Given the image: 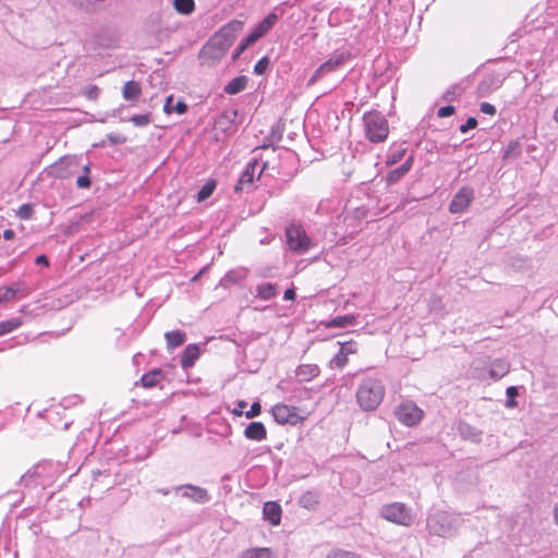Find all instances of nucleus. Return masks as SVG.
<instances>
[{
    "instance_id": "f257e3e1",
    "label": "nucleus",
    "mask_w": 558,
    "mask_h": 558,
    "mask_svg": "<svg viewBox=\"0 0 558 558\" xmlns=\"http://www.w3.org/2000/svg\"><path fill=\"white\" fill-rule=\"evenodd\" d=\"M242 28L243 22L241 21H231L223 25L202 48L201 62L208 66L218 63L226 56Z\"/></svg>"
},
{
    "instance_id": "f03ea898",
    "label": "nucleus",
    "mask_w": 558,
    "mask_h": 558,
    "mask_svg": "<svg viewBox=\"0 0 558 558\" xmlns=\"http://www.w3.org/2000/svg\"><path fill=\"white\" fill-rule=\"evenodd\" d=\"M385 391L386 389L380 378L366 376L356 388V403L363 411H375L381 403Z\"/></svg>"
},
{
    "instance_id": "7ed1b4c3",
    "label": "nucleus",
    "mask_w": 558,
    "mask_h": 558,
    "mask_svg": "<svg viewBox=\"0 0 558 558\" xmlns=\"http://www.w3.org/2000/svg\"><path fill=\"white\" fill-rule=\"evenodd\" d=\"M365 136L372 143L384 142L389 133L388 121L377 112H366L363 117Z\"/></svg>"
},
{
    "instance_id": "20e7f679",
    "label": "nucleus",
    "mask_w": 558,
    "mask_h": 558,
    "mask_svg": "<svg viewBox=\"0 0 558 558\" xmlns=\"http://www.w3.org/2000/svg\"><path fill=\"white\" fill-rule=\"evenodd\" d=\"M379 514L386 521L401 526H410L414 522L412 509L402 502L384 505L380 508Z\"/></svg>"
},
{
    "instance_id": "39448f33",
    "label": "nucleus",
    "mask_w": 558,
    "mask_h": 558,
    "mask_svg": "<svg viewBox=\"0 0 558 558\" xmlns=\"http://www.w3.org/2000/svg\"><path fill=\"white\" fill-rule=\"evenodd\" d=\"M457 521L452 514L436 510L427 518V529L433 535L446 537L453 533Z\"/></svg>"
},
{
    "instance_id": "423d86ee",
    "label": "nucleus",
    "mask_w": 558,
    "mask_h": 558,
    "mask_svg": "<svg viewBox=\"0 0 558 558\" xmlns=\"http://www.w3.org/2000/svg\"><path fill=\"white\" fill-rule=\"evenodd\" d=\"M350 53L345 51H337L331 54V57L319 65L318 69L313 73L311 78L307 82V85L315 84L323 76L337 71L339 68L343 66L350 59Z\"/></svg>"
},
{
    "instance_id": "0eeeda50",
    "label": "nucleus",
    "mask_w": 558,
    "mask_h": 558,
    "mask_svg": "<svg viewBox=\"0 0 558 558\" xmlns=\"http://www.w3.org/2000/svg\"><path fill=\"white\" fill-rule=\"evenodd\" d=\"M287 243L292 251L305 253L312 247V241L301 226L291 225L286 230Z\"/></svg>"
},
{
    "instance_id": "6e6552de",
    "label": "nucleus",
    "mask_w": 558,
    "mask_h": 558,
    "mask_svg": "<svg viewBox=\"0 0 558 558\" xmlns=\"http://www.w3.org/2000/svg\"><path fill=\"white\" fill-rule=\"evenodd\" d=\"M395 414L405 426L416 425L423 417V411L413 402L405 401L396 408Z\"/></svg>"
},
{
    "instance_id": "1a4fd4ad",
    "label": "nucleus",
    "mask_w": 558,
    "mask_h": 558,
    "mask_svg": "<svg viewBox=\"0 0 558 558\" xmlns=\"http://www.w3.org/2000/svg\"><path fill=\"white\" fill-rule=\"evenodd\" d=\"M474 198V190L471 186H462L449 204V211L452 214L463 213Z\"/></svg>"
},
{
    "instance_id": "9d476101",
    "label": "nucleus",
    "mask_w": 558,
    "mask_h": 558,
    "mask_svg": "<svg viewBox=\"0 0 558 558\" xmlns=\"http://www.w3.org/2000/svg\"><path fill=\"white\" fill-rule=\"evenodd\" d=\"M272 415L279 424L295 425L301 418L295 408L282 403L272 408Z\"/></svg>"
},
{
    "instance_id": "9b49d317",
    "label": "nucleus",
    "mask_w": 558,
    "mask_h": 558,
    "mask_svg": "<svg viewBox=\"0 0 558 558\" xmlns=\"http://www.w3.org/2000/svg\"><path fill=\"white\" fill-rule=\"evenodd\" d=\"M78 167L80 165L75 158H62L50 167L49 172L56 178L66 179L72 177Z\"/></svg>"
},
{
    "instance_id": "f8f14e48",
    "label": "nucleus",
    "mask_w": 558,
    "mask_h": 558,
    "mask_svg": "<svg viewBox=\"0 0 558 558\" xmlns=\"http://www.w3.org/2000/svg\"><path fill=\"white\" fill-rule=\"evenodd\" d=\"M258 166V161L256 159L252 160L241 174L238 183L234 186L236 192L250 190L253 185L256 168Z\"/></svg>"
},
{
    "instance_id": "ddd939ff",
    "label": "nucleus",
    "mask_w": 558,
    "mask_h": 558,
    "mask_svg": "<svg viewBox=\"0 0 558 558\" xmlns=\"http://www.w3.org/2000/svg\"><path fill=\"white\" fill-rule=\"evenodd\" d=\"M177 489L183 490L182 496L192 499L195 502L204 504L209 500V495L207 490L202 487L192 484H186L179 486Z\"/></svg>"
},
{
    "instance_id": "4468645a",
    "label": "nucleus",
    "mask_w": 558,
    "mask_h": 558,
    "mask_svg": "<svg viewBox=\"0 0 558 558\" xmlns=\"http://www.w3.org/2000/svg\"><path fill=\"white\" fill-rule=\"evenodd\" d=\"M278 16L276 13H269L251 33V40H258L276 24Z\"/></svg>"
},
{
    "instance_id": "2eb2a0df",
    "label": "nucleus",
    "mask_w": 558,
    "mask_h": 558,
    "mask_svg": "<svg viewBox=\"0 0 558 558\" xmlns=\"http://www.w3.org/2000/svg\"><path fill=\"white\" fill-rule=\"evenodd\" d=\"M244 436L250 440L262 441L267 437V430L262 422H252L244 429Z\"/></svg>"
},
{
    "instance_id": "dca6fc26",
    "label": "nucleus",
    "mask_w": 558,
    "mask_h": 558,
    "mask_svg": "<svg viewBox=\"0 0 558 558\" xmlns=\"http://www.w3.org/2000/svg\"><path fill=\"white\" fill-rule=\"evenodd\" d=\"M263 514L264 518L268 520L271 525L276 526L280 523L281 520V508L275 501H267L264 505Z\"/></svg>"
},
{
    "instance_id": "f3484780",
    "label": "nucleus",
    "mask_w": 558,
    "mask_h": 558,
    "mask_svg": "<svg viewBox=\"0 0 558 558\" xmlns=\"http://www.w3.org/2000/svg\"><path fill=\"white\" fill-rule=\"evenodd\" d=\"M201 350L197 344H189L181 356V365L184 369L191 368L199 357Z\"/></svg>"
},
{
    "instance_id": "a211bd4d",
    "label": "nucleus",
    "mask_w": 558,
    "mask_h": 558,
    "mask_svg": "<svg viewBox=\"0 0 558 558\" xmlns=\"http://www.w3.org/2000/svg\"><path fill=\"white\" fill-rule=\"evenodd\" d=\"M239 558H276V555L269 547H252L243 550Z\"/></svg>"
},
{
    "instance_id": "6ab92c4d",
    "label": "nucleus",
    "mask_w": 558,
    "mask_h": 558,
    "mask_svg": "<svg viewBox=\"0 0 558 558\" xmlns=\"http://www.w3.org/2000/svg\"><path fill=\"white\" fill-rule=\"evenodd\" d=\"M296 377L301 381H310L319 375V367L315 364H303L296 368Z\"/></svg>"
},
{
    "instance_id": "aec40b11",
    "label": "nucleus",
    "mask_w": 558,
    "mask_h": 558,
    "mask_svg": "<svg viewBox=\"0 0 558 558\" xmlns=\"http://www.w3.org/2000/svg\"><path fill=\"white\" fill-rule=\"evenodd\" d=\"M510 366L505 360H495L492 362L489 367L490 378L497 380L508 374Z\"/></svg>"
},
{
    "instance_id": "412c9836",
    "label": "nucleus",
    "mask_w": 558,
    "mask_h": 558,
    "mask_svg": "<svg viewBox=\"0 0 558 558\" xmlns=\"http://www.w3.org/2000/svg\"><path fill=\"white\" fill-rule=\"evenodd\" d=\"M247 84V77L244 75L236 76L233 80H231L226 86H225V93L228 95H236L245 89Z\"/></svg>"
},
{
    "instance_id": "4be33fe9",
    "label": "nucleus",
    "mask_w": 558,
    "mask_h": 558,
    "mask_svg": "<svg viewBox=\"0 0 558 558\" xmlns=\"http://www.w3.org/2000/svg\"><path fill=\"white\" fill-rule=\"evenodd\" d=\"M168 349L180 347L186 340V335L182 330H172L165 333Z\"/></svg>"
},
{
    "instance_id": "5701e85b",
    "label": "nucleus",
    "mask_w": 558,
    "mask_h": 558,
    "mask_svg": "<svg viewBox=\"0 0 558 558\" xmlns=\"http://www.w3.org/2000/svg\"><path fill=\"white\" fill-rule=\"evenodd\" d=\"M142 93L141 86L135 81H129L122 88V95L125 100H134L140 97Z\"/></svg>"
},
{
    "instance_id": "b1692460",
    "label": "nucleus",
    "mask_w": 558,
    "mask_h": 558,
    "mask_svg": "<svg viewBox=\"0 0 558 558\" xmlns=\"http://www.w3.org/2000/svg\"><path fill=\"white\" fill-rule=\"evenodd\" d=\"M412 161H413V157L411 156L399 168H397L393 171H391L388 174V177H387L388 182L389 183H395L399 179H401L411 169Z\"/></svg>"
},
{
    "instance_id": "393cba45",
    "label": "nucleus",
    "mask_w": 558,
    "mask_h": 558,
    "mask_svg": "<svg viewBox=\"0 0 558 558\" xmlns=\"http://www.w3.org/2000/svg\"><path fill=\"white\" fill-rule=\"evenodd\" d=\"M459 432L463 438L473 442H478L482 437V432L469 424H461L459 426Z\"/></svg>"
},
{
    "instance_id": "a878e982",
    "label": "nucleus",
    "mask_w": 558,
    "mask_h": 558,
    "mask_svg": "<svg viewBox=\"0 0 558 558\" xmlns=\"http://www.w3.org/2000/svg\"><path fill=\"white\" fill-rule=\"evenodd\" d=\"M277 294L276 286L270 282L262 283L256 287V295L265 301L271 300Z\"/></svg>"
},
{
    "instance_id": "bb28decb",
    "label": "nucleus",
    "mask_w": 558,
    "mask_h": 558,
    "mask_svg": "<svg viewBox=\"0 0 558 558\" xmlns=\"http://www.w3.org/2000/svg\"><path fill=\"white\" fill-rule=\"evenodd\" d=\"M356 319L355 315H342L332 318L326 323V327L329 328H343L353 325Z\"/></svg>"
},
{
    "instance_id": "cd10ccee",
    "label": "nucleus",
    "mask_w": 558,
    "mask_h": 558,
    "mask_svg": "<svg viewBox=\"0 0 558 558\" xmlns=\"http://www.w3.org/2000/svg\"><path fill=\"white\" fill-rule=\"evenodd\" d=\"M161 378H162L161 371L153 369L151 372H148L142 376L141 383L144 387L151 388L155 385H157Z\"/></svg>"
},
{
    "instance_id": "c85d7f7f",
    "label": "nucleus",
    "mask_w": 558,
    "mask_h": 558,
    "mask_svg": "<svg viewBox=\"0 0 558 558\" xmlns=\"http://www.w3.org/2000/svg\"><path fill=\"white\" fill-rule=\"evenodd\" d=\"M22 324L23 320L19 317L0 322V337L16 330Z\"/></svg>"
},
{
    "instance_id": "c756f323",
    "label": "nucleus",
    "mask_w": 558,
    "mask_h": 558,
    "mask_svg": "<svg viewBox=\"0 0 558 558\" xmlns=\"http://www.w3.org/2000/svg\"><path fill=\"white\" fill-rule=\"evenodd\" d=\"M174 10L184 15L191 14L195 9L194 0H173Z\"/></svg>"
},
{
    "instance_id": "7c9ffc66",
    "label": "nucleus",
    "mask_w": 558,
    "mask_h": 558,
    "mask_svg": "<svg viewBox=\"0 0 558 558\" xmlns=\"http://www.w3.org/2000/svg\"><path fill=\"white\" fill-rule=\"evenodd\" d=\"M216 187V183L215 181H208L206 182L203 187L199 190V192L197 193V202L201 203V202H204L205 199H207L208 197L211 196V194L214 193V190Z\"/></svg>"
},
{
    "instance_id": "2f4dec72",
    "label": "nucleus",
    "mask_w": 558,
    "mask_h": 558,
    "mask_svg": "<svg viewBox=\"0 0 558 558\" xmlns=\"http://www.w3.org/2000/svg\"><path fill=\"white\" fill-rule=\"evenodd\" d=\"M19 291L20 289L15 286L0 288V303L14 299Z\"/></svg>"
},
{
    "instance_id": "473e14b6",
    "label": "nucleus",
    "mask_w": 558,
    "mask_h": 558,
    "mask_svg": "<svg viewBox=\"0 0 558 558\" xmlns=\"http://www.w3.org/2000/svg\"><path fill=\"white\" fill-rule=\"evenodd\" d=\"M344 349H347V347L341 345L339 353H337L331 360V363L336 367L342 368L348 363V352H344Z\"/></svg>"
},
{
    "instance_id": "72a5a7b5",
    "label": "nucleus",
    "mask_w": 558,
    "mask_h": 558,
    "mask_svg": "<svg viewBox=\"0 0 558 558\" xmlns=\"http://www.w3.org/2000/svg\"><path fill=\"white\" fill-rule=\"evenodd\" d=\"M256 40H251V34L245 38L243 39L239 46L235 48L234 52H233V56H232V59L233 60H236L246 49L247 47H250L251 45H253Z\"/></svg>"
},
{
    "instance_id": "f704fd0d",
    "label": "nucleus",
    "mask_w": 558,
    "mask_h": 558,
    "mask_svg": "<svg viewBox=\"0 0 558 558\" xmlns=\"http://www.w3.org/2000/svg\"><path fill=\"white\" fill-rule=\"evenodd\" d=\"M84 169V174L83 175H80L77 177L76 179V185L80 187V189H87L90 186V180H89V166L86 165L83 167Z\"/></svg>"
},
{
    "instance_id": "c9c22d12",
    "label": "nucleus",
    "mask_w": 558,
    "mask_h": 558,
    "mask_svg": "<svg viewBox=\"0 0 558 558\" xmlns=\"http://www.w3.org/2000/svg\"><path fill=\"white\" fill-rule=\"evenodd\" d=\"M130 121L135 126H146L150 123V116L149 114H134L130 118Z\"/></svg>"
},
{
    "instance_id": "e433bc0d",
    "label": "nucleus",
    "mask_w": 558,
    "mask_h": 558,
    "mask_svg": "<svg viewBox=\"0 0 558 558\" xmlns=\"http://www.w3.org/2000/svg\"><path fill=\"white\" fill-rule=\"evenodd\" d=\"M100 89L96 85H88L84 88L83 95L89 100H96L99 97Z\"/></svg>"
},
{
    "instance_id": "4c0bfd02",
    "label": "nucleus",
    "mask_w": 558,
    "mask_h": 558,
    "mask_svg": "<svg viewBox=\"0 0 558 558\" xmlns=\"http://www.w3.org/2000/svg\"><path fill=\"white\" fill-rule=\"evenodd\" d=\"M245 275L246 274L244 270H231L226 275L225 279L228 282L236 283L240 280H242L245 277Z\"/></svg>"
},
{
    "instance_id": "58836bf2",
    "label": "nucleus",
    "mask_w": 558,
    "mask_h": 558,
    "mask_svg": "<svg viewBox=\"0 0 558 558\" xmlns=\"http://www.w3.org/2000/svg\"><path fill=\"white\" fill-rule=\"evenodd\" d=\"M269 66V59L267 57H263L254 66V73L257 75H262L266 72Z\"/></svg>"
},
{
    "instance_id": "ea45409f",
    "label": "nucleus",
    "mask_w": 558,
    "mask_h": 558,
    "mask_svg": "<svg viewBox=\"0 0 558 558\" xmlns=\"http://www.w3.org/2000/svg\"><path fill=\"white\" fill-rule=\"evenodd\" d=\"M32 215L33 208L28 204H24L17 209V216L22 219H29Z\"/></svg>"
},
{
    "instance_id": "a19ab883",
    "label": "nucleus",
    "mask_w": 558,
    "mask_h": 558,
    "mask_svg": "<svg viewBox=\"0 0 558 558\" xmlns=\"http://www.w3.org/2000/svg\"><path fill=\"white\" fill-rule=\"evenodd\" d=\"M327 558H360L357 555L353 554V553H350V551H344V550H336V551H332L330 553Z\"/></svg>"
},
{
    "instance_id": "79ce46f5",
    "label": "nucleus",
    "mask_w": 558,
    "mask_h": 558,
    "mask_svg": "<svg viewBox=\"0 0 558 558\" xmlns=\"http://www.w3.org/2000/svg\"><path fill=\"white\" fill-rule=\"evenodd\" d=\"M260 411H262V407L258 402H254L252 405H251V409L248 411L245 412V416L247 418H253L257 415L260 414Z\"/></svg>"
},
{
    "instance_id": "37998d69",
    "label": "nucleus",
    "mask_w": 558,
    "mask_h": 558,
    "mask_svg": "<svg viewBox=\"0 0 558 558\" xmlns=\"http://www.w3.org/2000/svg\"><path fill=\"white\" fill-rule=\"evenodd\" d=\"M477 125V121L475 118L471 117L466 120L464 124L460 126L461 133H466L469 130L475 129Z\"/></svg>"
},
{
    "instance_id": "c03bdc74",
    "label": "nucleus",
    "mask_w": 558,
    "mask_h": 558,
    "mask_svg": "<svg viewBox=\"0 0 558 558\" xmlns=\"http://www.w3.org/2000/svg\"><path fill=\"white\" fill-rule=\"evenodd\" d=\"M480 109L483 113L488 114V116H494L496 113L495 106L489 102H482L480 105Z\"/></svg>"
},
{
    "instance_id": "a18cd8bd",
    "label": "nucleus",
    "mask_w": 558,
    "mask_h": 558,
    "mask_svg": "<svg viewBox=\"0 0 558 558\" xmlns=\"http://www.w3.org/2000/svg\"><path fill=\"white\" fill-rule=\"evenodd\" d=\"M454 113V107L452 106H445L438 109V117L440 118H447Z\"/></svg>"
},
{
    "instance_id": "49530a36",
    "label": "nucleus",
    "mask_w": 558,
    "mask_h": 558,
    "mask_svg": "<svg viewBox=\"0 0 558 558\" xmlns=\"http://www.w3.org/2000/svg\"><path fill=\"white\" fill-rule=\"evenodd\" d=\"M107 137L111 144H123L126 141V138L120 134H108Z\"/></svg>"
},
{
    "instance_id": "de8ad7c7",
    "label": "nucleus",
    "mask_w": 558,
    "mask_h": 558,
    "mask_svg": "<svg viewBox=\"0 0 558 558\" xmlns=\"http://www.w3.org/2000/svg\"><path fill=\"white\" fill-rule=\"evenodd\" d=\"M404 149H400L397 151H393L391 156L389 157V163H396L398 162L404 155Z\"/></svg>"
},
{
    "instance_id": "09e8293b",
    "label": "nucleus",
    "mask_w": 558,
    "mask_h": 558,
    "mask_svg": "<svg viewBox=\"0 0 558 558\" xmlns=\"http://www.w3.org/2000/svg\"><path fill=\"white\" fill-rule=\"evenodd\" d=\"M187 106L183 101H178L173 107L172 111H175L179 114H183L186 112Z\"/></svg>"
},
{
    "instance_id": "8fccbe9b",
    "label": "nucleus",
    "mask_w": 558,
    "mask_h": 558,
    "mask_svg": "<svg viewBox=\"0 0 558 558\" xmlns=\"http://www.w3.org/2000/svg\"><path fill=\"white\" fill-rule=\"evenodd\" d=\"M246 407L245 401H239L236 408L232 411L234 415L241 416L243 414V410Z\"/></svg>"
},
{
    "instance_id": "3c124183",
    "label": "nucleus",
    "mask_w": 558,
    "mask_h": 558,
    "mask_svg": "<svg viewBox=\"0 0 558 558\" xmlns=\"http://www.w3.org/2000/svg\"><path fill=\"white\" fill-rule=\"evenodd\" d=\"M172 100H173L172 96L167 97L165 106H163L165 112H167V113H171L172 112V107H173L172 106Z\"/></svg>"
},
{
    "instance_id": "603ef678",
    "label": "nucleus",
    "mask_w": 558,
    "mask_h": 558,
    "mask_svg": "<svg viewBox=\"0 0 558 558\" xmlns=\"http://www.w3.org/2000/svg\"><path fill=\"white\" fill-rule=\"evenodd\" d=\"M36 264L37 265H43V266H48L49 263H48V258L46 255H39L37 258H36Z\"/></svg>"
},
{
    "instance_id": "864d4df0",
    "label": "nucleus",
    "mask_w": 558,
    "mask_h": 558,
    "mask_svg": "<svg viewBox=\"0 0 558 558\" xmlns=\"http://www.w3.org/2000/svg\"><path fill=\"white\" fill-rule=\"evenodd\" d=\"M284 300L293 301L295 299V292L292 289H288L284 292Z\"/></svg>"
},
{
    "instance_id": "5fc2aeb1",
    "label": "nucleus",
    "mask_w": 558,
    "mask_h": 558,
    "mask_svg": "<svg viewBox=\"0 0 558 558\" xmlns=\"http://www.w3.org/2000/svg\"><path fill=\"white\" fill-rule=\"evenodd\" d=\"M15 235V232L12 229H7L3 231V238L5 240H12Z\"/></svg>"
},
{
    "instance_id": "6e6d98bb",
    "label": "nucleus",
    "mask_w": 558,
    "mask_h": 558,
    "mask_svg": "<svg viewBox=\"0 0 558 558\" xmlns=\"http://www.w3.org/2000/svg\"><path fill=\"white\" fill-rule=\"evenodd\" d=\"M506 392H507V396H508L509 398H513V397H515V396L518 395V390H517V388H515V387H513V386H511V387L507 388V391H506Z\"/></svg>"
},
{
    "instance_id": "4d7b16f0",
    "label": "nucleus",
    "mask_w": 558,
    "mask_h": 558,
    "mask_svg": "<svg viewBox=\"0 0 558 558\" xmlns=\"http://www.w3.org/2000/svg\"><path fill=\"white\" fill-rule=\"evenodd\" d=\"M343 345H345V347H347V349H344V352H348V355H349L350 353H354V352H355V348L353 347V344H352V343H344Z\"/></svg>"
},
{
    "instance_id": "13d9d810",
    "label": "nucleus",
    "mask_w": 558,
    "mask_h": 558,
    "mask_svg": "<svg viewBox=\"0 0 558 558\" xmlns=\"http://www.w3.org/2000/svg\"><path fill=\"white\" fill-rule=\"evenodd\" d=\"M554 517H555L556 523L558 524V505L555 507Z\"/></svg>"
},
{
    "instance_id": "bf43d9fd",
    "label": "nucleus",
    "mask_w": 558,
    "mask_h": 558,
    "mask_svg": "<svg viewBox=\"0 0 558 558\" xmlns=\"http://www.w3.org/2000/svg\"><path fill=\"white\" fill-rule=\"evenodd\" d=\"M554 119L558 123V106H557V109L555 110Z\"/></svg>"
},
{
    "instance_id": "052dcab7",
    "label": "nucleus",
    "mask_w": 558,
    "mask_h": 558,
    "mask_svg": "<svg viewBox=\"0 0 558 558\" xmlns=\"http://www.w3.org/2000/svg\"><path fill=\"white\" fill-rule=\"evenodd\" d=\"M159 493H161L162 495H168L169 494V492L166 490V489H161V490H159Z\"/></svg>"
},
{
    "instance_id": "680f3d73",
    "label": "nucleus",
    "mask_w": 558,
    "mask_h": 558,
    "mask_svg": "<svg viewBox=\"0 0 558 558\" xmlns=\"http://www.w3.org/2000/svg\"><path fill=\"white\" fill-rule=\"evenodd\" d=\"M513 404H514V402H512V401H510V400H509V401H507V407H513Z\"/></svg>"
},
{
    "instance_id": "e2e57ef3",
    "label": "nucleus",
    "mask_w": 558,
    "mask_h": 558,
    "mask_svg": "<svg viewBox=\"0 0 558 558\" xmlns=\"http://www.w3.org/2000/svg\"><path fill=\"white\" fill-rule=\"evenodd\" d=\"M266 165H264V167L259 170L258 172V175H260L263 173V170L265 169Z\"/></svg>"
},
{
    "instance_id": "0e129e2a",
    "label": "nucleus",
    "mask_w": 558,
    "mask_h": 558,
    "mask_svg": "<svg viewBox=\"0 0 558 558\" xmlns=\"http://www.w3.org/2000/svg\"><path fill=\"white\" fill-rule=\"evenodd\" d=\"M484 85H485V82H484V81H483V82H481V84H480V89H482Z\"/></svg>"
}]
</instances>
